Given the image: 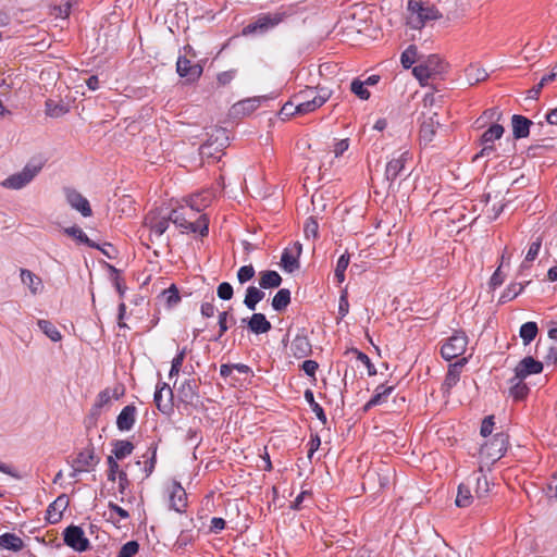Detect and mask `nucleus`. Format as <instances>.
Masks as SVG:
<instances>
[{
  "instance_id": "nucleus-1",
  "label": "nucleus",
  "mask_w": 557,
  "mask_h": 557,
  "mask_svg": "<svg viewBox=\"0 0 557 557\" xmlns=\"http://www.w3.org/2000/svg\"><path fill=\"white\" fill-rule=\"evenodd\" d=\"M210 201V194L194 195L187 207H181L171 211L169 220L182 230L183 233H199L207 236L209 233V220L206 214H199L201 209Z\"/></svg>"
},
{
  "instance_id": "nucleus-2",
  "label": "nucleus",
  "mask_w": 557,
  "mask_h": 557,
  "mask_svg": "<svg viewBox=\"0 0 557 557\" xmlns=\"http://www.w3.org/2000/svg\"><path fill=\"white\" fill-rule=\"evenodd\" d=\"M408 10L410 11L408 23L416 29L422 28L429 21H435L442 17L437 8L428 1L408 0Z\"/></svg>"
},
{
  "instance_id": "nucleus-3",
  "label": "nucleus",
  "mask_w": 557,
  "mask_h": 557,
  "mask_svg": "<svg viewBox=\"0 0 557 557\" xmlns=\"http://www.w3.org/2000/svg\"><path fill=\"white\" fill-rule=\"evenodd\" d=\"M286 16L285 12L260 14L253 22L243 28V35H263L281 24Z\"/></svg>"
},
{
  "instance_id": "nucleus-4",
  "label": "nucleus",
  "mask_w": 557,
  "mask_h": 557,
  "mask_svg": "<svg viewBox=\"0 0 557 557\" xmlns=\"http://www.w3.org/2000/svg\"><path fill=\"white\" fill-rule=\"evenodd\" d=\"M395 476V470L385 465L380 463L377 467L369 469L363 476V485H368L371 488H375L377 485V491L387 488Z\"/></svg>"
},
{
  "instance_id": "nucleus-5",
  "label": "nucleus",
  "mask_w": 557,
  "mask_h": 557,
  "mask_svg": "<svg viewBox=\"0 0 557 557\" xmlns=\"http://www.w3.org/2000/svg\"><path fill=\"white\" fill-rule=\"evenodd\" d=\"M331 90L320 87L317 95L311 99H306V94H295L294 100L297 102L298 114H308L321 108L331 97Z\"/></svg>"
},
{
  "instance_id": "nucleus-6",
  "label": "nucleus",
  "mask_w": 557,
  "mask_h": 557,
  "mask_svg": "<svg viewBox=\"0 0 557 557\" xmlns=\"http://www.w3.org/2000/svg\"><path fill=\"white\" fill-rule=\"evenodd\" d=\"M331 90L320 87L317 95L311 99H306V94H295L294 100L297 102L298 114H308L321 108L331 97Z\"/></svg>"
},
{
  "instance_id": "nucleus-7",
  "label": "nucleus",
  "mask_w": 557,
  "mask_h": 557,
  "mask_svg": "<svg viewBox=\"0 0 557 557\" xmlns=\"http://www.w3.org/2000/svg\"><path fill=\"white\" fill-rule=\"evenodd\" d=\"M41 165L26 164L21 172L14 173L1 182L7 189H21L29 184L40 172Z\"/></svg>"
},
{
  "instance_id": "nucleus-8",
  "label": "nucleus",
  "mask_w": 557,
  "mask_h": 557,
  "mask_svg": "<svg viewBox=\"0 0 557 557\" xmlns=\"http://www.w3.org/2000/svg\"><path fill=\"white\" fill-rule=\"evenodd\" d=\"M467 335L463 332H455L442 345L441 355L445 360L450 361L463 355L467 349Z\"/></svg>"
},
{
  "instance_id": "nucleus-9",
  "label": "nucleus",
  "mask_w": 557,
  "mask_h": 557,
  "mask_svg": "<svg viewBox=\"0 0 557 557\" xmlns=\"http://www.w3.org/2000/svg\"><path fill=\"white\" fill-rule=\"evenodd\" d=\"M443 72V61L438 55L432 54L425 61L413 67L412 74L422 84Z\"/></svg>"
},
{
  "instance_id": "nucleus-10",
  "label": "nucleus",
  "mask_w": 557,
  "mask_h": 557,
  "mask_svg": "<svg viewBox=\"0 0 557 557\" xmlns=\"http://www.w3.org/2000/svg\"><path fill=\"white\" fill-rule=\"evenodd\" d=\"M177 74L185 78L188 83L197 82L203 72V64L201 62H193L186 55H180L176 61Z\"/></svg>"
},
{
  "instance_id": "nucleus-11",
  "label": "nucleus",
  "mask_w": 557,
  "mask_h": 557,
  "mask_svg": "<svg viewBox=\"0 0 557 557\" xmlns=\"http://www.w3.org/2000/svg\"><path fill=\"white\" fill-rule=\"evenodd\" d=\"M508 444L507 434L496 433L491 441L482 445L481 453L494 461L499 460L505 455Z\"/></svg>"
},
{
  "instance_id": "nucleus-12",
  "label": "nucleus",
  "mask_w": 557,
  "mask_h": 557,
  "mask_svg": "<svg viewBox=\"0 0 557 557\" xmlns=\"http://www.w3.org/2000/svg\"><path fill=\"white\" fill-rule=\"evenodd\" d=\"M64 543L76 552H86L89 548V541L83 529L78 525H70L63 532Z\"/></svg>"
},
{
  "instance_id": "nucleus-13",
  "label": "nucleus",
  "mask_w": 557,
  "mask_h": 557,
  "mask_svg": "<svg viewBox=\"0 0 557 557\" xmlns=\"http://www.w3.org/2000/svg\"><path fill=\"white\" fill-rule=\"evenodd\" d=\"M199 386L195 380H185L177 388V397L185 406L198 408L200 404Z\"/></svg>"
},
{
  "instance_id": "nucleus-14",
  "label": "nucleus",
  "mask_w": 557,
  "mask_h": 557,
  "mask_svg": "<svg viewBox=\"0 0 557 557\" xmlns=\"http://www.w3.org/2000/svg\"><path fill=\"white\" fill-rule=\"evenodd\" d=\"M173 391L166 383H159L157 385L153 401L159 411L163 414L170 416L174 410L173 405Z\"/></svg>"
},
{
  "instance_id": "nucleus-15",
  "label": "nucleus",
  "mask_w": 557,
  "mask_h": 557,
  "mask_svg": "<svg viewBox=\"0 0 557 557\" xmlns=\"http://www.w3.org/2000/svg\"><path fill=\"white\" fill-rule=\"evenodd\" d=\"M302 252V245L299 242L286 247L281 257V265L284 271L293 273L300 268L299 257Z\"/></svg>"
},
{
  "instance_id": "nucleus-16",
  "label": "nucleus",
  "mask_w": 557,
  "mask_h": 557,
  "mask_svg": "<svg viewBox=\"0 0 557 557\" xmlns=\"http://www.w3.org/2000/svg\"><path fill=\"white\" fill-rule=\"evenodd\" d=\"M411 158L408 150L397 153L386 164L385 177L389 182H394L405 171L407 161Z\"/></svg>"
},
{
  "instance_id": "nucleus-17",
  "label": "nucleus",
  "mask_w": 557,
  "mask_h": 557,
  "mask_svg": "<svg viewBox=\"0 0 557 557\" xmlns=\"http://www.w3.org/2000/svg\"><path fill=\"white\" fill-rule=\"evenodd\" d=\"M543 371V363L533 357L523 358L515 369L513 380H524L531 374H539Z\"/></svg>"
},
{
  "instance_id": "nucleus-18",
  "label": "nucleus",
  "mask_w": 557,
  "mask_h": 557,
  "mask_svg": "<svg viewBox=\"0 0 557 557\" xmlns=\"http://www.w3.org/2000/svg\"><path fill=\"white\" fill-rule=\"evenodd\" d=\"M467 361L468 360L466 358H461L455 363L449 364L448 371L442 384V392L444 395L448 396L450 394L451 388L458 383L460 379L461 369L467 363Z\"/></svg>"
},
{
  "instance_id": "nucleus-19",
  "label": "nucleus",
  "mask_w": 557,
  "mask_h": 557,
  "mask_svg": "<svg viewBox=\"0 0 557 557\" xmlns=\"http://www.w3.org/2000/svg\"><path fill=\"white\" fill-rule=\"evenodd\" d=\"M65 196L69 205L87 218L92 214L89 201L77 190L65 188Z\"/></svg>"
},
{
  "instance_id": "nucleus-20",
  "label": "nucleus",
  "mask_w": 557,
  "mask_h": 557,
  "mask_svg": "<svg viewBox=\"0 0 557 557\" xmlns=\"http://www.w3.org/2000/svg\"><path fill=\"white\" fill-rule=\"evenodd\" d=\"M137 419V407L133 404L125 406L116 417V428L121 432L133 429Z\"/></svg>"
},
{
  "instance_id": "nucleus-21",
  "label": "nucleus",
  "mask_w": 557,
  "mask_h": 557,
  "mask_svg": "<svg viewBox=\"0 0 557 557\" xmlns=\"http://www.w3.org/2000/svg\"><path fill=\"white\" fill-rule=\"evenodd\" d=\"M437 116L438 114L434 112L432 115L425 117L420 126V140L424 145L433 140L436 134V127L441 125Z\"/></svg>"
},
{
  "instance_id": "nucleus-22",
  "label": "nucleus",
  "mask_w": 557,
  "mask_h": 557,
  "mask_svg": "<svg viewBox=\"0 0 557 557\" xmlns=\"http://www.w3.org/2000/svg\"><path fill=\"white\" fill-rule=\"evenodd\" d=\"M69 506L66 496L60 495L54 502H52L47 508L46 519L49 523H58L62 519V512Z\"/></svg>"
},
{
  "instance_id": "nucleus-23",
  "label": "nucleus",
  "mask_w": 557,
  "mask_h": 557,
  "mask_svg": "<svg viewBox=\"0 0 557 557\" xmlns=\"http://www.w3.org/2000/svg\"><path fill=\"white\" fill-rule=\"evenodd\" d=\"M99 462V458L95 454L94 446L90 444L87 448L79 451L74 459V463L84 471L94 469Z\"/></svg>"
},
{
  "instance_id": "nucleus-24",
  "label": "nucleus",
  "mask_w": 557,
  "mask_h": 557,
  "mask_svg": "<svg viewBox=\"0 0 557 557\" xmlns=\"http://www.w3.org/2000/svg\"><path fill=\"white\" fill-rule=\"evenodd\" d=\"M532 125L533 122L528 117L520 114H513L511 116V128L513 138H527L530 135V127Z\"/></svg>"
},
{
  "instance_id": "nucleus-25",
  "label": "nucleus",
  "mask_w": 557,
  "mask_h": 557,
  "mask_svg": "<svg viewBox=\"0 0 557 557\" xmlns=\"http://www.w3.org/2000/svg\"><path fill=\"white\" fill-rule=\"evenodd\" d=\"M242 323H247L248 329L255 334L267 333L272 327L263 313H253L249 319L244 318Z\"/></svg>"
},
{
  "instance_id": "nucleus-26",
  "label": "nucleus",
  "mask_w": 557,
  "mask_h": 557,
  "mask_svg": "<svg viewBox=\"0 0 557 557\" xmlns=\"http://www.w3.org/2000/svg\"><path fill=\"white\" fill-rule=\"evenodd\" d=\"M186 506V492L180 484H175L170 494V507L177 512H182Z\"/></svg>"
},
{
  "instance_id": "nucleus-27",
  "label": "nucleus",
  "mask_w": 557,
  "mask_h": 557,
  "mask_svg": "<svg viewBox=\"0 0 557 557\" xmlns=\"http://www.w3.org/2000/svg\"><path fill=\"white\" fill-rule=\"evenodd\" d=\"M282 284V277L276 271L267 270L259 273V286L262 289L276 288Z\"/></svg>"
},
{
  "instance_id": "nucleus-28",
  "label": "nucleus",
  "mask_w": 557,
  "mask_h": 557,
  "mask_svg": "<svg viewBox=\"0 0 557 557\" xmlns=\"http://www.w3.org/2000/svg\"><path fill=\"white\" fill-rule=\"evenodd\" d=\"M473 502V495L471 493L470 481L462 482L458 485L457 496L455 504L459 508L469 507Z\"/></svg>"
},
{
  "instance_id": "nucleus-29",
  "label": "nucleus",
  "mask_w": 557,
  "mask_h": 557,
  "mask_svg": "<svg viewBox=\"0 0 557 557\" xmlns=\"http://www.w3.org/2000/svg\"><path fill=\"white\" fill-rule=\"evenodd\" d=\"M290 349L296 358H304L311 352V344L306 336H296L292 342Z\"/></svg>"
},
{
  "instance_id": "nucleus-30",
  "label": "nucleus",
  "mask_w": 557,
  "mask_h": 557,
  "mask_svg": "<svg viewBox=\"0 0 557 557\" xmlns=\"http://www.w3.org/2000/svg\"><path fill=\"white\" fill-rule=\"evenodd\" d=\"M261 289L262 288H260V287L258 288L256 286H249L246 289V296H245V299H244V305L249 310L255 311L258 302H260L264 298L265 294Z\"/></svg>"
},
{
  "instance_id": "nucleus-31",
  "label": "nucleus",
  "mask_w": 557,
  "mask_h": 557,
  "mask_svg": "<svg viewBox=\"0 0 557 557\" xmlns=\"http://www.w3.org/2000/svg\"><path fill=\"white\" fill-rule=\"evenodd\" d=\"M24 546L23 540L14 533L0 535V547L12 552H20Z\"/></svg>"
},
{
  "instance_id": "nucleus-32",
  "label": "nucleus",
  "mask_w": 557,
  "mask_h": 557,
  "mask_svg": "<svg viewBox=\"0 0 557 557\" xmlns=\"http://www.w3.org/2000/svg\"><path fill=\"white\" fill-rule=\"evenodd\" d=\"M21 281L29 288L34 295L37 294L42 287L40 277L27 269H21Z\"/></svg>"
},
{
  "instance_id": "nucleus-33",
  "label": "nucleus",
  "mask_w": 557,
  "mask_h": 557,
  "mask_svg": "<svg viewBox=\"0 0 557 557\" xmlns=\"http://www.w3.org/2000/svg\"><path fill=\"white\" fill-rule=\"evenodd\" d=\"M64 233L77 240L79 244H84L90 248L99 249L100 246L96 244L94 240L89 239L88 236L83 232V230L78 226H71L64 228Z\"/></svg>"
},
{
  "instance_id": "nucleus-34",
  "label": "nucleus",
  "mask_w": 557,
  "mask_h": 557,
  "mask_svg": "<svg viewBox=\"0 0 557 557\" xmlns=\"http://www.w3.org/2000/svg\"><path fill=\"white\" fill-rule=\"evenodd\" d=\"M124 393V389L122 388L121 392H119L117 388L111 389V388H104L101 391L97 397L94 405H96L99 408H103L104 406H108L111 404L112 398L119 399Z\"/></svg>"
},
{
  "instance_id": "nucleus-35",
  "label": "nucleus",
  "mask_w": 557,
  "mask_h": 557,
  "mask_svg": "<svg viewBox=\"0 0 557 557\" xmlns=\"http://www.w3.org/2000/svg\"><path fill=\"white\" fill-rule=\"evenodd\" d=\"M290 304V290L287 288H281L272 299V308L277 311H284Z\"/></svg>"
},
{
  "instance_id": "nucleus-36",
  "label": "nucleus",
  "mask_w": 557,
  "mask_h": 557,
  "mask_svg": "<svg viewBox=\"0 0 557 557\" xmlns=\"http://www.w3.org/2000/svg\"><path fill=\"white\" fill-rule=\"evenodd\" d=\"M134 450V445L132 442L126 440H116L113 442V457L115 459H124L129 456Z\"/></svg>"
},
{
  "instance_id": "nucleus-37",
  "label": "nucleus",
  "mask_w": 557,
  "mask_h": 557,
  "mask_svg": "<svg viewBox=\"0 0 557 557\" xmlns=\"http://www.w3.org/2000/svg\"><path fill=\"white\" fill-rule=\"evenodd\" d=\"M505 132L503 125L495 123L492 124L481 136V144H494L496 139H499Z\"/></svg>"
},
{
  "instance_id": "nucleus-38",
  "label": "nucleus",
  "mask_w": 557,
  "mask_h": 557,
  "mask_svg": "<svg viewBox=\"0 0 557 557\" xmlns=\"http://www.w3.org/2000/svg\"><path fill=\"white\" fill-rule=\"evenodd\" d=\"M305 400L309 404L311 410L315 413L317 418L325 425L327 418L323 408L314 400V395L311 389H306L304 394Z\"/></svg>"
},
{
  "instance_id": "nucleus-39",
  "label": "nucleus",
  "mask_w": 557,
  "mask_h": 557,
  "mask_svg": "<svg viewBox=\"0 0 557 557\" xmlns=\"http://www.w3.org/2000/svg\"><path fill=\"white\" fill-rule=\"evenodd\" d=\"M539 327L535 322H527L521 325L519 335L523 341L524 345H529L537 335Z\"/></svg>"
},
{
  "instance_id": "nucleus-40",
  "label": "nucleus",
  "mask_w": 557,
  "mask_h": 557,
  "mask_svg": "<svg viewBox=\"0 0 557 557\" xmlns=\"http://www.w3.org/2000/svg\"><path fill=\"white\" fill-rule=\"evenodd\" d=\"M511 386L509 389L510 396H512L516 400H522L527 397L529 393V387L523 382V380H510Z\"/></svg>"
},
{
  "instance_id": "nucleus-41",
  "label": "nucleus",
  "mask_w": 557,
  "mask_h": 557,
  "mask_svg": "<svg viewBox=\"0 0 557 557\" xmlns=\"http://www.w3.org/2000/svg\"><path fill=\"white\" fill-rule=\"evenodd\" d=\"M160 297L164 299L165 305L168 308H173L178 305L181 301V296L178 288L176 285L172 284L169 288L164 289Z\"/></svg>"
},
{
  "instance_id": "nucleus-42",
  "label": "nucleus",
  "mask_w": 557,
  "mask_h": 557,
  "mask_svg": "<svg viewBox=\"0 0 557 557\" xmlns=\"http://www.w3.org/2000/svg\"><path fill=\"white\" fill-rule=\"evenodd\" d=\"M38 327L44 332V334L49 337L52 342L61 341L62 336L57 327L48 320H38Z\"/></svg>"
},
{
  "instance_id": "nucleus-43",
  "label": "nucleus",
  "mask_w": 557,
  "mask_h": 557,
  "mask_svg": "<svg viewBox=\"0 0 557 557\" xmlns=\"http://www.w3.org/2000/svg\"><path fill=\"white\" fill-rule=\"evenodd\" d=\"M418 60V48L410 45L400 55V62L404 69H410Z\"/></svg>"
},
{
  "instance_id": "nucleus-44",
  "label": "nucleus",
  "mask_w": 557,
  "mask_h": 557,
  "mask_svg": "<svg viewBox=\"0 0 557 557\" xmlns=\"http://www.w3.org/2000/svg\"><path fill=\"white\" fill-rule=\"evenodd\" d=\"M350 257L348 253L342 255L336 263L334 277L341 284L345 281V271L349 264Z\"/></svg>"
},
{
  "instance_id": "nucleus-45",
  "label": "nucleus",
  "mask_w": 557,
  "mask_h": 557,
  "mask_svg": "<svg viewBox=\"0 0 557 557\" xmlns=\"http://www.w3.org/2000/svg\"><path fill=\"white\" fill-rule=\"evenodd\" d=\"M169 222H171L169 220V218H161V219H156V218H152L150 219V230L151 232L157 235V236H161L164 234V232L168 230L169 227Z\"/></svg>"
},
{
  "instance_id": "nucleus-46",
  "label": "nucleus",
  "mask_w": 557,
  "mask_h": 557,
  "mask_svg": "<svg viewBox=\"0 0 557 557\" xmlns=\"http://www.w3.org/2000/svg\"><path fill=\"white\" fill-rule=\"evenodd\" d=\"M487 76L488 75L484 69H479L474 66H470L469 69H467V77L471 85L485 81Z\"/></svg>"
},
{
  "instance_id": "nucleus-47",
  "label": "nucleus",
  "mask_w": 557,
  "mask_h": 557,
  "mask_svg": "<svg viewBox=\"0 0 557 557\" xmlns=\"http://www.w3.org/2000/svg\"><path fill=\"white\" fill-rule=\"evenodd\" d=\"M218 318H219V321H218L219 335L214 338V341H219L224 335V333L228 330V324H227L228 319L233 323L236 322L235 318L233 315H230L228 311L220 312Z\"/></svg>"
},
{
  "instance_id": "nucleus-48",
  "label": "nucleus",
  "mask_w": 557,
  "mask_h": 557,
  "mask_svg": "<svg viewBox=\"0 0 557 557\" xmlns=\"http://www.w3.org/2000/svg\"><path fill=\"white\" fill-rule=\"evenodd\" d=\"M350 90L361 100H368L370 98V91L364 87V83L358 78L351 82Z\"/></svg>"
},
{
  "instance_id": "nucleus-49",
  "label": "nucleus",
  "mask_w": 557,
  "mask_h": 557,
  "mask_svg": "<svg viewBox=\"0 0 557 557\" xmlns=\"http://www.w3.org/2000/svg\"><path fill=\"white\" fill-rule=\"evenodd\" d=\"M523 288L524 287L521 283L510 284L500 296V301L506 302L512 300L523 290Z\"/></svg>"
},
{
  "instance_id": "nucleus-50",
  "label": "nucleus",
  "mask_w": 557,
  "mask_h": 557,
  "mask_svg": "<svg viewBox=\"0 0 557 557\" xmlns=\"http://www.w3.org/2000/svg\"><path fill=\"white\" fill-rule=\"evenodd\" d=\"M304 233H305V237L307 239H309L310 237L315 239L318 237V235H319V224H318V221L315 220V218L309 216L306 220V223H305V226H304Z\"/></svg>"
},
{
  "instance_id": "nucleus-51",
  "label": "nucleus",
  "mask_w": 557,
  "mask_h": 557,
  "mask_svg": "<svg viewBox=\"0 0 557 557\" xmlns=\"http://www.w3.org/2000/svg\"><path fill=\"white\" fill-rule=\"evenodd\" d=\"M194 540L195 535L193 530H183L180 533L174 546L176 549H184L187 545L191 544Z\"/></svg>"
},
{
  "instance_id": "nucleus-52",
  "label": "nucleus",
  "mask_w": 557,
  "mask_h": 557,
  "mask_svg": "<svg viewBox=\"0 0 557 557\" xmlns=\"http://www.w3.org/2000/svg\"><path fill=\"white\" fill-rule=\"evenodd\" d=\"M67 112L62 104L54 103L52 100L46 102V114L51 117H59Z\"/></svg>"
},
{
  "instance_id": "nucleus-53",
  "label": "nucleus",
  "mask_w": 557,
  "mask_h": 557,
  "mask_svg": "<svg viewBox=\"0 0 557 557\" xmlns=\"http://www.w3.org/2000/svg\"><path fill=\"white\" fill-rule=\"evenodd\" d=\"M186 356V348H183L172 360L171 370L169 373L170 377L177 375L182 369L184 359Z\"/></svg>"
},
{
  "instance_id": "nucleus-54",
  "label": "nucleus",
  "mask_w": 557,
  "mask_h": 557,
  "mask_svg": "<svg viewBox=\"0 0 557 557\" xmlns=\"http://www.w3.org/2000/svg\"><path fill=\"white\" fill-rule=\"evenodd\" d=\"M139 552V544L137 541H129L125 543L119 554L117 557H134Z\"/></svg>"
},
{
  "instance_id": "nucleus-55",
  "label": "nucleus",
  "mask_w": 557,
  "mask_h": 557,
  "mask_svg": "<svg viewBox=\"0 0 557 557\" xmlns=\"http://www.w3.org/2000/svg\"><path fill=\"white\" fill-rule=\"evenodd\" d=\"M542 246V239L537 238L535 242L531 243L529 250L527 252L525 259L522 263V267L525 268L528 262H532L539 256L540 249Z\"/></svg>"
},
{
  "instance_id": "nucleus-56",
  "label": "nucleus",
  "mask_w": 557,
  "mask_h": 557,
  "mask_svg": "<svg viewBox=\"0 0 557 557\" xmlns=\"http://www.w3.org/2000/svg\"><path fill=\"white\" fill-rule=\"evenodd\" d=\"M351 351L354 354H356L357 359L366 366V368L368 370V374L370 376H373L376 374V369H375L374 364L371 362V359L368 357V355H366L364 352H362L356 348H352Z\"/></svg>"
},
{
  "instance_id": "nucleus-57",
  "label": "nucleus",
  "mask_w": 557,
  "mask_h": 557,
  "mask_svg": "<svg viewBox=\"0 0 557 557\" xmlns=\"http://www.w3.org/2000/svg\"><path fill=\"white\" fill-rule=\"evenodd\" d=\"M256 274L255 268L249 265H243L237 271V280L240 284H245L250 281Z\"/></svg>"
},
{
  "instance_id": "nucleus-58",
  "label": "nucleus",
  "mask_w": 557,
  "mask_h": 557,
  "mask_svg": "<svg viewBox=\"0 0 557 557\" xmlns=\"http://www.w3.org/2000/svg\"><path fill=\"white\" fill-rule=\"evenodd\" d=\"M280 116L282 120L289 119L290 116L298 114L297 102L294 98L290 101H287L280 111Z\"/></svg>"
},
{
  "instance_id": "nucleus-59",
  "label": "nucleus",
  "mask_w": 557,
  "mask_h": 557,
  "mask_svg": "<svg viewBox=\"0 0 557 557\" xmlns=\"http://www.w3.org/2000/svg\"><path fill=\"white\" fill-rule=\"evenodd\" d=\"M216 295L222 300H230L234 295L233 286L228 282H222L216 288Z\"/></svg>"
},
{
  "instance_id": "nucleus-60",
  "label": "nucleus",
  "mask_w": 557,
  "mask_h": 557,
  "mask_svg": "<svg viewBox=\"0 0 557 557\" xmlns=\"http://www.w3.org/2000/svg\"><path fill=\"white\" fill-rule=\"evenodd\" d=\"M475 481V495L478 498L486 496L488 493V482L486 476H476Z\"/></svg>"
},
{
  "instance_id": "nucleus-61",
  "label": "nucleus",
  "mask_w": 557,
  "mask_h": 557,
  "mask_svg": "<svg viewBox=\"0 0 557 557\" xmlns=\"http://www.w3.org/2000/svg\"><path fill=\"white\" fill-rule=\"evenodd\" d=\"M107 463L109 466L108 470V480L111 482H114L116 478L119 476V472L121 471L119 468V463L116 459L113 456H109L107 458Z\"/></svg>"
},
{
  "instance_id": "nucleus-62",
  "label": "nucleus",
  "mask_w": 557,
  "mask_h": 557,
  "mask_svg": "<svg viewBox=\"0 0 557 557\" xmlns=\"http://www.w3.org/2000/svg\"><path fill=\"white\" fill-rule=\"evenodd\" d=\"M148 450L151 451V457L149 458V460L146 461V466H145L146 476H149L154 470V466H156V461H157V445L151 444L149 446Z\"/></svg>"
},
{
  "instance_id": "nucleus-63",
  "label": "nucleus",
  "mask_w": 557,
  "mask_h": 557,
  "mask_svg": "<svg viewBox=\"0 0 557 557\" xmlns=\"http://www.w3.org/2000/svg\"><path fill=\"white\" fill-rule=\"evenodd\" d=\"M111 271L115 274L113 278V284L119 293L120 297H123L126 292V286L124 284L123 278L120 276V272L114 267L110 265Z\"/></svg>"
},
{
  "instance_id": "nucleus-64",
  "label": "nucleus",
  "mask_w": 557,
  "mask_h": 557,
  "mask_svg": "<svg viewBox=\"0 0 557 557\" xmlns=\"http://www.w3.org/2000/svg\"><path fill=\"white\" fill-rule=\"evenodd\" d=\"M493 426H494V417L493 416L485 417L481 424V430H480L481 435L483 437L491 435L493 432Z\"/></svg>"
}]
</instances>
